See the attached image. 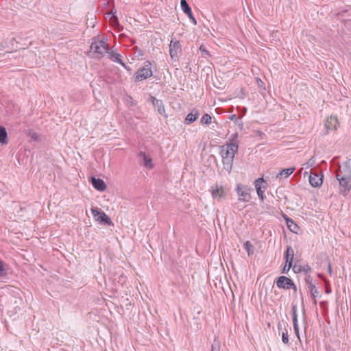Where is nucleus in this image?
<instances>
[{"instance_id":"nucleus-24","label":"nucleus","mask_w":351,"mask_h":351,"mask_svg":"<svg viewBox=\"0 0 351 351\" xmlns=\"http://www.w3.org/2000/svg\"><path fill=\"white\" fill-rule=\"evenodd\" d=\"M212 117L209 114H204L200 120L201 124H206L208 125L211 123Z\"/></svg>"},{"instance_id":"nucleus-3","label":"nucleus","mask_w":351,"mask_h":351,"mask_svg":"<svg viewBox=\"0 0 351 351\" xmlns=\"http://www.w3.org/2000/svg\"><path fill=\"white\" fill-rule=\"evenodd\" d=\"M238 151V145L234 143H228L226 145L220 147V154L222 158L232 157L234 158L235 154Z\"/></svg>"},{"instance_id":"nucleus-38","label":"nucleus","mask_w":351,"mask_h":351,"mask_svg":"<svg viewBox=\"0 0 351 351\" xmlns=\"http://www.w3.org/2000/svg\"><path fill=\"white\" fill-rule=\"evenodd\" d=\"M134 49H135L136 51L135 53H136V56L139 57L143 55L142 50L141 49H138L137 47H135Z\"/></svg>"},{"instance_id":"nucleus-32","label":"nucleus","mask_w":351,"mask_h":351,"mask_svg":"<svg viewBox=\"0 0 351 351\" xmlns=\"http://www.w3.org/2000/svg\"><path fill=\"white\" fill-rule=\"evenodd\" d=\"M282 341L285 344H287L289 343V335L287 331L282 332Z\"/></svg>"},{"instance_id":"nucleus-11","label":"nucleus","mask_w":351,"mask_h":351,"mask_svg":"<svg viewBox=\"0 0 351 351\" xmlns=\"http://www.w3.org/2000/svg\"><path fill=\"white\" fill-rule=\"evenodd\" d=\"M180 6H181V8H182V10L183 11V12L188 16V17L190 19L191 21L194 25H196L197 24L196 19L193 16L191 9L189 5L188 4L186 0H181L180 1Z\"/></svg>"},{"instance_id":"nucleus-52","label":"nucleus","mask_w":351,"mask_h":351,"mask_svg":"<svg viewBox=\"0 0 351 351\" xmlns=\"http://www.w3.org/2000/svg\"><path fill=\"white\" fill-rule=\"evenodd\" d=\"M296 268V265L293 266V269L295 270Z\"/></svg>"},{"instance_id":"nucleus-43","label":"nucleus","mask_w":351,"mask_h":351,"mask_svg":"<svg viewBox=\"0 0 351 351\" xmlns=\"http://www.w3.org/2000/svg\"><path fill=\"white\" fill-rule=\"evenodd\" d=\"M200 51L205 53L206 54L208 55L209 52L205 49V47L203 45H201L199 47Z\"/></svg>"},{"instance_id":"nucleus-46","label":"nucleus","mask_w":351,"mask_h":351,"mask_svg":"<svg viewBox=\"0 0 351 351\" xmlns=\"http://www.w3.org/2000/svg\"><path fill=\"white\" fill-rule=\"evenodd\" d=\"M236 123H237V124H238V125H240L241 124H242V122H241V117H238V118H237Z\"/></svg>"},{"instance_id":"nucleus-40","label":"nucleus","mask_w":351,"mask_h":351,"mask_svg":"<svg viewBox=\"0 0 351 351\" xmlns=\"http://www.w3.org/2000/svg\"><path fill=\"white\" fill-rule=\"evenodd\" d=\"M346 12H348V10H342V11H341V12H338V13H337V16H338L339 18H340V17H343V16H345V14H346Z\"/></svg>"},{"instance_id":"nucleus-23","label":"nucleus","mask_w":351,"mask_h":351,"mask_svg":"<svg viewBox=\"0 0 351 351\" xmlns=\"http://www.w3.org/2000/svg\"><path fill=\"white\" fill-rule=\"evenodd\" d=\"M156 108L159 114H163L165 112V106L162 100H158L154 105Z\"/></svg>"},{"instance_id":"nucleus-30","label":"nucleus","mask_w":351,"mask_h":351,"mask_svg":"<svg viewBox=\"0 0 351 351\" xmlns=\"http://www.w3.org/2000/svg\"><path fill=\"white\" fill-rule=\"evenodd\" d=\"M265 183V180L263 178H258L255 180L254 184L255 188L258 187L260 189H262L263 184Z\"/></svg>"},{"instance_id":"nucleus-13","label":"nucleus","mask_w":351,"mask_h":351,"mask_svg":"<svg viewBox=\"0 0 351 351\" xmlns=\"http://www.w3.org/2000/svg\"><path fill=\"white\" fill-rule=\"evenodd\" d=\"M338 125V120L337 117H332L328 118L325 122V128L327 132L335 130Z\"/></svg>"},{"instance_id":"nucleus-2","label":"nucleus","mask_w":351,"mask_h":351,"mask_svg":"<svg viewBox=\"0 0 351 351\" xmlns=\"http://www.w3.org/2000/svg\"><path fill=\"white\" fill-rule=\"evenodd\" d=\"M152 75V71L151 69V63L147 62L146 64L139 69L134 75V78L136 82L146 80Z\"/></svg>"},{"instance_id":"nucleus-29","label":"nucleus","mask_w":351,"mask_h":351,"mask_svg":"<svg viewBox=\"0 0 351 351\" xmlns=\"http://www.w3.org/2000/svg\"><path fill=\"white\" fill-rule=\"evenodd\" d=\"M292 317L293 322L298 321L297 306L295 304L292 305Z\"/></svg>"},{"instance_id":"nucleus-36","label":"nucleus","mask_w":351,"mask_h":351,"mask_svg":"<svg viewBox=\"0 0 351 351\" xmlns=\"http://www.w3.org/2000/svg\"><path fill=\"white\" fill-rule=\"evenodd\" d=\"M345 27L351 32V20H346L343 21Z\"/></svg>"},{"instance_id":"nucleus-28","label":"nucleus","mask_w":351,"mask_h":351,"mask_svg":"<svg viewBox=\"0 0 351 351\" xmlns=\"http://www.w3.org/2000/svg\"><path fill=\"white\" fill-rule=\"evenodd\" d=\"M27 135L29 138L36 141L39 138L38 134L32 130H29L27 133Z\"/></svg>"},{"instance_id":"nucleus-7","label":"nucleus","mask_w":351,"mask_h":351,"mask_svg":"<svg viewBox=\"0 0 351 351\" xmlns=\"http://www.w3.org/2000/svg\"><path fill=\"white\" fill-rule=\"evenodd\" d=\"M339 181L340 193L344 196L347 195L351 189V178L336 177Z\"/></svg>"},{"instance_id":"nucleus-17","label":"nucleus","mask_w":351,"mask_h":351,"mask_svg":"<svg viewBox=\"0 0 351 351\" xmlns=\"http://www.w3.org/2000/svg\"><path fill=\"white\" fill-rule=\"evenodd\" d=\"M199 115V114L198 110L197 109H193L186 117V118L184 119V123L186 125H189V124L193 123L194 121H195L197 119Z\"/></svg>"},{"instance_id":"nucleus-4","label":"nucleus","mask_w":351,"mask_h":351,"mask_svg":"<svg viewBox=\"0 0 351 351\" xmlns=\"http://www.w3.org/2000/svg\"><path fill=\"white\" fill-rule=\"evenodd\" d=\"M237 193L239 195V199L244 202H248L251 199L250 193L252 189L246 185L238 184L236 189Z\"/></svg>"},{"instance_id":"nucleus-1","label":"nucleus","mask_w":351,"mask_h":351,"mask_svg":"<svg viewBox=\"0 0 351 351\" xmlns=\"http://www.w3.org/2000/svg\"><path fill=\"white\" fill-rule=\"evenodd\" d=\"M90 48V52L94 53L95 58H101L107 50V44L104 40H99L92 43Z\"/></svg>"},{"instance_id":"nucleus-39","label":"nucleus","mask_w":351,"mask_h":351,"mask_svg":"<svg viewBox=\"0 0 351 351\" xmlns=\"http://www.w3.org/2000/svg\"><path fill=\"white\" fill-rule=\"evenodd\" d=\"M291 268V267H289V263H287V264L286 263L285 265L284 266V267L282 268L281 272L282 274H287Z\"/></svg>"},{"instance_id":"nucleus-37","label":"nucleus","mask_w":351,"mask_h":351,"mask_svg":"<svg viewBox=\"0 0 351 351\" xmlns=\"http://www.w3.org/2000/svg\"><path fill=\"white\" fill-rule=\"evenodd\" d=\"M314 164V160L311 158L306 164H304L305 168L308 169Z\"/></svg>"},{"instance_id":"nucleus-8","label":"nucleus","mask_w":351,"mask_h":351,"mask_svg":"<svg viewBox=\"0 0 351 351\" xmlns=\"http://www.w3.org/2000/svg\"><path fill=\"white\" fill-rule=\"evenodd\" d=\"M336 177L351 178V158L347 160L342 166L339 167V171L336 173Z\"/></svg>"},{"instance_id":"nucleus-16","label":"nucleus","mask_w":351,"mask_h":351,"mask_svg":"<svg viewBox=\"0 0 351 351\" xmlns=\"http://www.w3.org/2000/svg\"><path fill=\"white\" fill-rule=\"evenodd\" d=\"M305 281H306V284H308V288L310 289L311 296L313 298H315L316 297H317L319 295V292H318L315 285H314L312 283L313 279H312L311 276H306V278H305Z\"/></svg>"},{"instance_id":"nucleus-31","label":"nucleus","mask_w":351,"mask_h":351,"mask_svg":"<svg viewBox=\"0 0 351 351\" xmlns=\"http://www.w3.org/2000/svg\"><path fill=\"white\" fill-rule=\"evenodd\" d=\"M6 274H7V272H6V269L4 267L3 263L0 259V277H3V276H5Z\"/></svg>"},{"instance_id":"nucleus-44","label":"nucleus","mask_w":351,"mask_h":351,"mask_svg":"<svg viewBox=\"0 0 351 351\" xmlns=\"http://www.w3.org/2000/svg\"><path fill=\"white\" fill-rule=\"evenodd\" d=\"M150 100H151L152 103L153 104V105H154L156 103V101H158L159 99H156V97H154L153 96H151Z\"/></svg>"},{"instance_id":"nucleus-35","label":"nucleus","mask_w":351,"mask_h":351,"mask_svg":"<svg viewBox=\"0 0 351 351\" xmlns=\"http://www.w3.org/2000/svg\"><path fill=\"white\" fill-rule=\"evenodd\" d=\"M256 193H257V195L259 197V198L263 201L264 199V195H263V191H262V189H260L258 187H256Z\"/></svg>"},{"instance_id":"nucleus-6","label":"nucleus","mask_w":351,"mask_h":351,"mask_svg":"<svg viewBox=\"0 0 351 351\" xmlns=\"http://www.w3.org/2000/svg\"><path fill=\"white\" fill-rule=\"evenodd\" d=\"M276 286L278 288L284 289H290L293 288L295 291H296V286L293 283V280L287 276H281L276 281Z\"/></svg>"},{"instance_id":"nucleus-49","label":"nucleus","mask_w":351,"mask_h":351,"mask_svg":"<svg viewBox=\"0 0 351 351\" xmlns=\"http://www.w3.org/2000/svg\"><path fill=\"white\" fill-rule=\"evenodd\" d=\"M328 272L330 273V274H331L332 273V268L330 264L328 265Z\"/></svg>"},{"instance_id":"nucleus-42","label":"nucleus","mask_w":351,"mask_h":351,"mask_svg":"<svg viewBox=\"0 0 351 351\" xmlns=\"http://www.w3.org/2000/svg\"><path fill=\"white\" fill-rule=\"evenodd\" d=\"M304 271L307 274L311 271V267L308 265H305L303 267Z\"/></svg>"},{"instance_id":"nucleus-14","label":"nucleus","mask_w":351,"mask_h":351,"mask_svg":"<svg viewBox=\"0 0 351 351\" xmlns=\"http://www.w3.org/2000/svg\"><path fill=\"white\" fill-rule=\"evenodd\" d=\"M91 184L93 186L99 191H104L106 188V184L102 179L91 178Z\"/></svg>"},{"instance_id":"nucleus-34","label":"nucleus","mask_w":351,"mask_h":351,"mask_svg":"<svg viewBox=\"0 0 351 351\" xmlns=\"http://www.w3.org/2000/svg\"><path fill=\"white\" fill-rule=\"evenodd\" d=\"M293 329H294L295 335H297L298 338L299 339H300V335H299V327H298V321L293 322Z\"/></svg>"},{"instance_id":"nucleus-27","label":"nucleus","mask_w":351,"mask_h":351,"mask_svg":"<svg viewBox=\"0 0 351 351\" xmlns=\"http://www.w3.org/2000/svg\"><path fill=\"white\" fill-rule=\"evenodd\" d=\"M111 57L113 58L114 62L119 63L121 65H124V62L121 59V55L119 53H112Z\"/></svg>"},{"instance_id":"nucleus-9","label":"nucleus","mask_w":351,"mask_h":351,"mask_svg":"<svg viewBox=\"0 0 351 351\" xmlns=\"http://www.w3.org/2000/svg\"><path fill=\"white\" fill-rule=\"evenodd\" d=\"M210 191L211 192L213 197L214 199H218V200L224 199L226 196V193L223 187L221 185L215 184L212 186Z\"/></svg>"},{"instance_id":"nucleus-21","label":"nucleus","mask_w":351,"mask_h":351,"mask_svg":"<svg viewBox=\"0 0 351 351\" xmlns=\"http://www.w3.org/2000/svg\"><path fill=\"white\" fill-rule=\"evenodd\" d=\"M294 171H295L294 167L284 169L280 172H279L278 173V175L276 176V178H279V177L287 178L291 174H292Z\"/></svg>"},{"instance_id":"nucleus-12","label":"nucleus","mask_w":351,"mask_h":351,"mask_svg":"<svg viewBox=\"0 0 351 351\" xmlns=\"http://www.w3.org/2000/svg\"><path fill=\"white\" fill-rule=\"evenodd\" d=\"M322 176L316 171L311 172L309 176V182L313 187H318L322 184Z\"/></svg>"},{"instance_id":"nucleus-18","label":"nucleus","mask_w":351,"mask_h":351,"mask_svg":"<svg viewBox=\"0 0 351 351\" xmlns=\"http://www.w3.org/2000/svg\"><path fill=\"white\" fill-rule=\"evenodd\" d=\"M285 219H286L287 227L289 229V230L293 233L297 234L300 229V227L298 226V224H296L294 222V221L291 219L287 218V217Z\"/></svg>"},{"instance_id":"nucleus-48","label":"nucleus","mask_w":351,"mask_h":351,"mask_svg":"<svg viewBox=\"0 0 351 351\" xmlns=\"http://www.w3.org/2000/svg\"><path fill=\"white\" fill-rule=\"evenodd\" d=\"M125 69L130 71V68L127 66L125 63H124V65H122Z\"/></svg>"},{"instance_id":"nucleus-26","label":"nucleus","mask_w":351,"mask_h":351,"mask_svg":"<svg viewBox=\"0 0 351 351\" xmlns=\"http://www.w3.org/2000/svg\"><path fill=\"white\" fill-rule=\"evenodd\" d=\"M243 247L247 251L249 256L253 253V245L249 241H247L246 242L244 243Z\"/></svg>"},{"instance_id":"nucleus-47","label":"nucleus","mask_w":351,"mask_h":351,"mask_svg":"<svg viewBox=\"0 0 351 351\" xmlns=\"http://www.w3.org/2000/svg\"><path fill=\"white\" fill-rule=\"evenodd\" d=\"M237 117L236 114H232V116H230V119L231 120H233V119H234L237 120Z\"/></svg>"},{"instance_id":"nucleus-19","label":"nucleus","mask_w":351,"mask_h":351,"mask_svg":"<svg viewBox=\"0 0 351 351\" xmlns=\"http://www.w3.org/2000/svg\"><path fill=\"white\" fill-rule=\"evenodd\" d=\"M233 160L234 158L229 156L227 158H222L223 168L228 172H230L232 170Z\"/></svg>"},{"instance_id":"nucleus-41","label":"nucleus","mask_w":351,"mask_h":351,"mask_svg":"<svg viewBox=\"0 0 351 351\" xmlns=\"http://www.w3.org/2000/svg\"><path fill=\"white\" fill-rule=\"evenodd\" d=\"M111 22L113 24H115V23H118V19H117V17L114 15H113L111 18Z\"/></svg>"},{"instance_id":"nucleus-45","label":"nucleus","mask_w":351,"mask_h":351,"mask_svg":"<svg viewBox=\"0 0 351 351\" xmlns=\"http://www.w3.org/2000/svg\"><path fill=\"white\" fill-rule=\"evenodd\" d=\"M257 84H258V86H262L264 83L261 79H258L257 80Z\"/></svg>"},{"instance_id":"nucleus-33","label":"nucleus","mask_w":351,"mask_h":351,"mask_svg":"<svg viewBox=\"0 0 351 351\" xmlns=\"http://www.w3.org/2000/svg\"><path fill=\"white\" fill-rule=\"evenodd\" d=\"M91 211L95 217H99V216L103 213V211H101L97 208H91Z\"/></svg>"},{"instance_id":"nucleus-5","label":"nucleus","mask_w":351,"mask_h":351,"mask_svg":"<svg viewBox=\"0 0 351 351\" xmlns=\"http://www.w3.org/2000/svg\"><path fill=\"white\" fill-rule=\"evenodd\" d=\"M182 52V46L178 40L173 38L171 40L169 44V54L171 60H176L178 55Z\"/></svg>"},{"instance_id":"nucleus-20","label":"nucleus","mask_w":351,"mask_h":351,"mask_svg":"<svg viewBox=\"0 0 351 351\" xmlns=\"http://www.w3.org/2000/svg\"><path fill=\"white\" fill-rule=\"evenodd\" d=\"M0 143L2 145L8 143V134L5 127L0 125Z\"/></svg>"},{"instance_id":"nucleus-25","label":"nucleus","mask_w":351,"mask_h":351,"mask_svg":"<svg viewBox=\"0 0 351 351\" xmlns=\"http://www.w3.org/2000/svg\"><path fill=\"white\" fill-rule=\"evenodd\" d=\"M221 343L217 338H215L214 341L211 346V351H220Z\"/></svg>"},{"instance_id":"nucleus-50","label":"nucleus","mask_w":351,"mask_h":351,"mask_svg":"<svg viewBox=\"0 0 351 351\" xmlns=\"http://www.w3.org/2000/svg\"><path fill=\"white\" fill-rule=\"evenodd\" d=\"M326 292L327 293H330V289H329L326 288Z\"/></svg>"},{"instance_id":"nucleus-10","label":"nucleus","mask_w":351,"mask_h":351,"mask_svg":"<svg viewBox=\"0 0 351 351\" xmlns=\"http://www.w3.org/2000/svg\"><path fill=\"white\" fill-rule=\"evenodd\" d=\"M138 157L143 161V165L147 169H152L154 168L152 163V159L150 156L145 152L140 151L138 154Z\"/></svg>"},{"instance_id":"nucleus-51","label":"nucleus","mask_w":351,"mask_h":351,"mask_svg":"<svg viewBox=\"0 0 351 351\" xmlns=\"http://www.w3.org/2000/svg\"><path fill=\"white\" fill-rule=\"evenodd\" d=\"M280 326H281V325H280V324L279 323V324H278V329H280Z\"/></svg>"},{"instance_id":"nucleus-15","label":"nucleus","mask_w":351,"mask_h":351,"mask_svg":"<svg viewBox=\"0 0 351 351\" xmlns=\"http://www.w3.org/2000/svg\"><path fill=\"white\" fill-rule=\"evenodd\" d=\"M294 252L291 246H287L286 252H285V258L287 264L289 263V267H292L293 260Z\"/></svg>"},{"instance_id":"nucleus-22","label":"nucleus","mask_w":351,"mask_h":351,"mask_svg":"<svg viewBox=\"0 0 351 351\" xmlns=\"http://www.w3.org/2000/svg\"><path fill=\"white\" fill-rule=\"evenodd\" d=\"M97 220L107 225L112 224L110 218L104 212L97 218Z\"/></svg>"}]
</instances>
